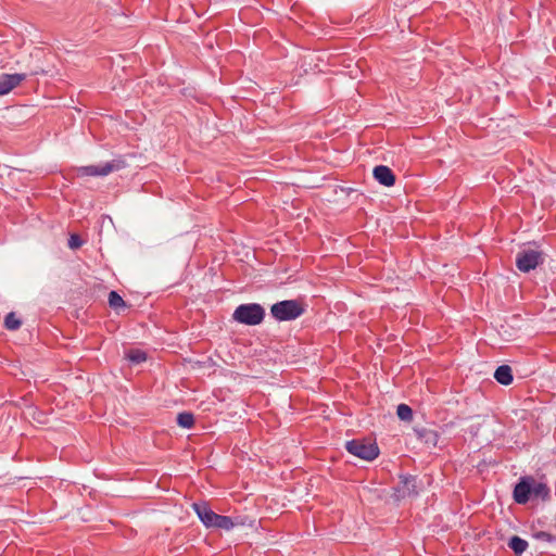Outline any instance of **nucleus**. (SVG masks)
<instances>
[{
	"label": "nucleus",
	"mask_w": 556,
	"mask_h": 556,
	"mask_svg": "<svg viewBox=\"0 0 556 556\" xmlns=\"http://www.w3.org/2000/svg\"><path fill=\"white\" fill-rule=\"evenodd\" d=\"M27 77L26 74H1L0 75V96L8 94L17 87Z\"/></svg>",
	"instance_id": "obj_8"
},
{
	"label": "nucleus",
	"mask_w": 556,
	"mask_h": 556,
	"mask_svg": "<svg viewBox=\"0 0 556 556\" xmlns=\"http://www.w3.org/2000/svg\"><path fill=\"white\" fill-rule=\"evenodd\" d=\"M396 415L401 420L409 421L413 418V409L406 404H400L396 409Z\"/></svg>",
	"instance_id": "obj_18"
},
{
	"label": "nucleus",
	"mask_w": 556,
	"mask_h": 556,
	"mask_svg": "<svg viewBox=\"0 0 556 556\" xmlns=\"http://www.w3.org/2000/svg\"><path fill=\"white\" fill-rule=\"evenodd\" d=\"M193 510L206 528H213L218 514L214 513L207 503L200 502L192 504Z\"/></svg>",
	"instance_id": "obj_7"
},
{
	"label": "nucleus",
	"mask_w": 556,
	"mask_h": 556,
	"mask_svg": "<svg viewBox=\"0 0 556 556\" xmlns=\"http://www.w3.org/2000/svg\"><path fill=\"white\" fill-rule=\"evenodd\" d=\"M81 245H83V240L80 239V237L76 233L71 235V237L68 239V247L71 249H78Z\"/></svg>",
	"instance_id": "obj_21"
},
{
	"label": "nucleus",
	"mask_w": 556,
	"mask_h": 556,
	"mask_svg": "<svg viewBox=\"0 0 556 556\" xmlns=\"http://www.w3.org/2000/svg\"><path fill=\"white\" fill-rule=\"evenodd\" d=\"M534 538L536 540H541V541H545V542L554 541V536L551 533L545 532V531H539V532L534 533Z\"/></svg>",
	"instance_id": "obj_22"
},
{
	"label": "nucleus",
	"mask_w": 556,
	"mask_h": 556,
	"mask_svg": "<svg viewBox=\"0 0 556 556\" xmlns=\"http://www.w3.org/2000/svg\"><path fill=\"white\" fill-rule=\"evenodd\" d=\"M494 378L498 383H501L503 386H509L514 380L513 370H511L510 366H508V365L498 366L494 372Z\"/></svg>",
	"instance_id": "obj_11"
},
{
	"label": "nucleus",
	"mask_w": 556,
	"mask_h": 556,
	"mask_svg": "<svg viewBox=\"0 0 556 556\" xmlns=\"http://www.w3.org/2000/svg\"><path fill=\"white\" fill-rule=\"evenodd\" d=\"M232 316L240 324L255 326L263 321L265 309L257 303L241 304L235 309Z\"/></svg>",
	"instance_id": "obj_1"
},
{
	"label": "nucleus",
	"mask_w": 556,
	"mask_h": 556,
	"mask_svg": "<svg viewBox=\"0 0 556 556\" xmlns=\"http://www.w3.org/2000/svg\"><path fill=\"white\" fill-rule=\"evenodd\" d=\"M415 433L417 438L428 446H435L439 440V434L435 430L421 427L415 428Z\"/></svg>",
	"instance_id": "obj_10"
},
{
	"label": "nucleus",
	"mask_w": 556,
	"mask_h": 556,
	"mask_svg": "<svg viewBox=\"0 0 556 556\" xmlns=\"http://www.w3.org/2000/svg\"><path fill=\"white\" fill-rule=\"evenodd\" d=\"M404 488L408 494L416 493V479L413 477H405L403 479Z\"/></svg>",
	"instance_id": "obj_20"
},
{
	"label": "nucleus",
	"mask_w": 556,
	"mask_h": 556,
	"mask_svg": "<svg viewBox=\"0 0 556 556\" xmlns=\"http://www.w3.org/2000/svg\"><path fill=\"white\" fill-rule=\"evenodd\" d=\"M534 496H540L542 498H546L549 495V489L546 484L541 482H535L532 479V493Z\"/></svg>",
	"instance_id": "obj_17"
},
{
	"label": "nucleus",
	"mask_w": 556,
	"mask_h": 556,
	"mask_svg": "<svg viewBox=\"0 0 556 556\" xmlns=\"http://www.w3.org/2000/svg\"><path fill=\"white\" fill-rule=\"evenodd\" d=\"M345 448L350 454L368 462L374 460L379 455V447L375 442L362 439L348 441Z\"/></svg>",
	"instance_id": "obj_3"
},
{
	"label": "nucleus",
	"mask_w": 556,
	"mask_h": 556,
	"mask_svg": "<svg viewBox=\"0 0 556 556\" xmlns=\"http://www.w3.org/2000/svg\"><path fill=\"white\" fill-rule=\"evenodd\" d=\"M109 304L114 309H119V308L126 307L125 301L116 291H111L109 293Z\"/></svg>",
	"instance_id": "obj_15"
},
{
	"label": "nucleus",
	"mask_w": 556,
	"mask_h": 556,
	"mask_svg": "<svg viewBox=\"0 0 556 556\" xmlns=\"http://www.w3.org/2000/svg\"><path fill=\"white\" fill-rule=\"evenodd\" d=\"M375 179L382 186L391 187L395 182V176L393 172L386 165H378L374 168Z\"/></svg>",
	"instance_id": "obj_9"
},
{
	"label": "nucleus",
	"mask_w": 556,
	"mask_h": 556,
	"mask_svg": "<svg viewBox=\"0 0 556 556\" xmlns=\"http://www.w3.org/2000/svg\"><path fill=\"white\" fill-rule=\"evenodd\" d=\"M532 493V478L525 477L515 485L514 500L518 504H526Z\"/></svg>",
	"instance_id": "obj_6"
},
{
	"label": "nucleus",
	"mask_w": 556,
	"mask_h": 556,
	"mask_svg": "<svg viewBox=\"0 0 556 556\" xmlns=\"http://www.w3.org/2000/svg\"><path fill=\"white\" fill-rule=\"evenodd\" d=\"M177 424L181 428L190 429L194 425V417L193 414L189 412H182L179 413L177 416Z\"/></svg>",
	"instance_id": "obj_13"
},
{
	"label": "nucleus",
	"mask_w": 556,
	"mask_h": 556,
	"mask_svg": "<svg viewBox=\"0 0 556 556\" xmlns=\"http://www.w3.org/2000/svg\"><path fill=\"white\" fill-rule=\"evenodd\" d=\"M528 542L520 536L514 535L509 539L508 546L514 551L516 556H521L528 548Z\"/></svg>",
	"instance_id": "obj_12"
},
{
	"label": "nucleus",
	"mask_w": 556,
	"mask_h": 556,
	"mask_svg": "<svg viewBox=\"0 0 556 556\" xmlns=\"http://www.w3.org/2000/svg\"><path fill=\"white\" fill-rule=\"evenodd\" d=\"M21 320L14 313H9L4 318V326L9 330H16L21 327Z\"/></svg>",
	"instance_id": "obj_19"
},
{
	"label": "nucleus",
	"mask_w": 556,
	"mask_h": 556,
	"mask_svg": "<svg viewBox=\"0 0 556 556\" xmlns=\"http://www.w3.org/2000/svg\"><path fill=\"white\" fill-rule=\"evenodd\" d=\"M303 313V306L295 300H283L270 307L271 316L278 321L294 320Z\"/></svg>",
	"instance_id": "obj_2"
},
{
	"label": "nucleus",
	"mask_w": 556,
	"mask_h": 556,
	"mask_svg": "<svg viewBox=\"0 0 556 556\" xmlns=\"http://www.w3.org/2000/svg\"><path fill=\"white\" fill-rule=\"evenodd\" d=\"M126 166L123 159H115L100 165L83 166L78 169L81 176H106L112 172L119 170Z\"/></svg>",
	"instance_id": "obj_5"
},
{
	"label": "nucleus",
	"mask_w": 556,
	"mask_h": 556,
	"mask_svg": "<svg viewBox=\"0 0 556 556\" xmlns=\"http://www.w3.org/2000/svg\"><path fill=\"white\" fill-rule=\"evenodd\" d=\"M126 357L132 364H140L147 359V354H146V352H143L139 349H135V350H130L126 354Z\"/></svg>",
	"instance_id": "obj_16"
},
{
	"label": "nucleus",
	"mask_w": 556,
	"mask_h": 556,
	"mask_svg": "<svg viewBox=\"0 0 556 556\" xmlns=\"http://www.w3.org/2000/svg\"><path fill=\"white\" fill-rule=\"evenodd\" d=\"M543 262V253L530 247L522 249L516 256V266L522 273H529Z\"/></svg>",
	"instance_id": "obj_4"
},
{
	"label": "nucleus",
	"mask_w": 556,
	"mask_h": 556,
	"mask_svg": "<svg viewBox=\"0 0 556 556\" xmlns=\"http://www.w3.org/2000/svg\"><path fill=\"white\" fill-rule=\"evenodd\" d=\"M235 527V522L232 519L228 516L217 515L215 519V523L213 528L216 529H224V530H231Z\"/></svg>",
	"instance_id": "obj_14"
}]
</instances>
